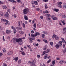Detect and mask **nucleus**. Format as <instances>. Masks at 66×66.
Masks as SVG:
<instances>
[{
    "instance_id": "aec40b11",
    "label": "nucleus",
    "mask_w": 66,
    "mask_h": 66,
    "mask_svg": "<svg viewBox=\"0 0 66 66\" xmlns=\"http://www.w3.org/2000/svg\"><path fill=\"white\" fill-rule=\"evenodd\" d=\"M55 39L56 40H59V38L58 36H56L55 37Z\"/></svg>"
},
{
    "instance_id": "f03ea898",
    "label": "nucleus",
    "mask_w": 66,
    "mask_h": 66,
    "mask_svg": "<svg viewBox=\"0 0 66 66\" xmlns=\"http://www.w3.org/2000/svg\"><path fill=\"white\" fill-rule=\"evenodd\" d=\"M1 21H4V22H6V23H5V24L6 25H7V24L8 25H10V22H9L7 21V20H6L5 19H4L3 20L2 19Z\"/></svg>"
},
{
    "instance_id": "69168bd1",
    "label": "nucleus",
    "mask_w": 66,
    "mask_h": 66,
    "mask_svg": "<svg viewBox=\"0 0 66 66\" xmlns=\"http://www.w3.org/2000/svg\"><path fill=\"white\" fill-rule=\"evenodd\" d=\"M17 2H20L21 1H20V0H16Z\"/></svg>"
},
{
    "instance_id": "dca6fc26",
    "label": "nucleus",
    "mask_w": 66,
    "mask_h": 66,
    "mask_svg": "<svg viewBox=\"0 0 66 66\" xmlns=\"http://www.w3.org/2000/svg\"><path fill=\"white\" fill-rule=\"evenodd\" d=\"M13 60H15L16 62H17L18 60V58L17 57H15L13 59Z\"/></svg>"
},
{
    "instance_id": "7ed1b4c3",
    "label": "nucleus",
    "mask_w": 66,
    "mask_h": 66,
    "mask_svg": "<svg viewBox=\"0 0 66 66\" xmlns=\"http://www.w3.org/2000/svg\"><path fill=\"white\" fill-rule=\"evenodd\" d=\"M28 12H29V9H24L23 11V13L24 14L26 15L28 13Z\"/></svg>"
},
{
    "instance_id": "f3484780",
    "label": "nucleus",
    "mask_w": 66,
    "mask_h": 66,
    "mask_svg": "<svg viewBox=\"0 0 66 66\" xmlns=\"http://www.w3.org/2000/svg\"><path fill=\"white\" fill-rule=\"evenodd\" d=\"M54 11L56 12H59V10L57 9H53Z\"/></svg>"
},
{
    "instance_id": "20e7f679",
    "label": "nucleus",
    "mask_w": 66,
    "mask_h": 66,
    "mask_svg": "<svg viewBox=\"0 0 66 66\" xmlns=\"http://www.w3.org/2000/svg\"><path fill=\"white\" fill-rule=\"evenodd\" d=\"M57 5L60 8H62V5L61 4H62V2H59L58 3H57Z\"/></svg>"
},
{
    "instance_id": "bb28decb",
    "label": "nucleus",
    "mask_w": 66,
    "mask_h": 66,
    "mask_svg": "<svg viewBox=\"0 0 66 66\" xmlns=\"http://www.w3.org/2000/svg\"><path fill=\"white\" fill-rule=\"evenodd\" d=\"M11 28L14 31H16V29H15V28L13 26L11 27Z\"/></svg>"
},
{
    "instance_id": "7c9ffc66",
    "label": "nucleus",
    "mask_w": 66,
    "mask_h": 66,
    "mask_svg": "<svg viewBox=\"0 0 66 66\" xmlns=\"http://www.w3.org/2000/svg\"><path fill=\"white\" fill-rule=\"evenodd\" d=\"M62 22L63 24V25H65V24H66V23H65V22L64 20L62 21Z\"/></svg>"
},
{
    "instance_id": "5fc2aeb1",
    "label": "nucleus",
    "mask_w": 66,
    "mask_h": 66,
    "mask_svg": "<svg viewBox=\"0 0 66 66\" xmlns=\"http://www.w3.org/2000/svg\"><path fill=\"white\" fill-rule=\"evenodd\" d=\"M45 13H46L47 14L48 13H49V12L48 11L46 10L45 11Z\"/></svg>"
},
{
    "instance_id": "39448f33",
    "label": "nucleus",
    "mask_w": 66,
    "mask_h": 66,
    "mask_svg": "<svg viewBox=\"0 0 66 66\" xmlns=\"http://www.w3.org/2000/svg\"><path fill=\"white\" fill-rule=\"evenodd\" d=\"M50 49H47V50L46 51H44L43 53V54H42V55H44L46 53H48V52H50Z\"/></svg>"
},
{
    "instance_id": "c03bdc74",
    "label": "nucleus",
    "mask_w": 66,
    "mask_h": 66,
    "mask_svg": "<svg viewBox=\"0 0 66 66\" xmlns=\"http://www.w3.org/2000/svg\"><path fill=\"white\" fill-rule=\"evenodd\" d=\"M3 55V54L2 53H0V57L2 56Z\"/></svg>"
},
{
    "instance_id": "6ab92c4d",
    "label": "nucleus",
    "mask_w": 66,
    "mask_h": 66,
    "mask_svg": "<svg viewBox=\"0 0 66 66\" xmlns=\"http://www.w3.org/2000/svg\"><path fill=\"white\" fill-rule=\"evenodd\" d=\"M60 46L58 44H56L55 46V47L57 48V49H58V48H60Z\"/></svg>"
},
{
    "instance_id": "1a4fd4ad",
    "label": "nucleus",
    "mask_w": 66,
    "mask_h": 66,
    "mask_svg": "<svg viewBox=\"0 0 66 66\" xmlns=\"http://www.w3.org/2000/svg\"><path fill=\"white\" fill-rule=\"evenodd\" d=\"M36 63V61L33 60L32 62H31V63L30 66H33V64H35V63Z\"/></svg>"
},
{
    "instance_id": "f257e3e1",
    "label": "nucleus",
    "mask_w": 66,
    "mask_h": 66,
    "mask_svg": "<svg viewBox=\"0 0 66 66\" xmlns=\"http://www.w3.org/2000/svg\"><path fill=\"white\" fill-rule=\"evenodd\" d=\"M20 40H21V39H16V38H14L13 39V43H16V42H19V41Z\"/></svg>"
},
{
    "instance_id": "09e8293b",
    "label": "nucleus",
    "mask_w": 66,
    "mask_h": 66,
    "mask_svg": "<svg viewBox=\"0 0 66 66\" xmlns=\"http://www.w3.org/2000/svg\"><path fill=\"white\" fill-rule=\"evenodd\" d=\"M27 47L28 48H29V49H31V47H30V46L29 45H27Z\"/></svg>"
},
{
    "instance_id": "72a5a7b5",
    "label": "nucleus",
    "mask_w": 66,
    "mask_h": 66,
    "mask_svg": "<svg viewBox=\"0 0 66 66\" xmlns=\"http://www.w3.org/2000/svg\"><path fill=\"white\" fill-rule=\"evenodd\" d=\"M43 40L44 42H45V43H48V41H47V40H46L43 39Z\"/></svg>"
},
{
    "instance_id": "13d9d810",
    "label": "nucleus",
    "mask_w": 66,
    "mask_h": 66,
    "mask_svg": "<svg viewBox=\"0 0 66 66\" xmlns=\"http://www.w3.org/2000/svg\"><path fill=\"white\" fill-rule=\"evenodd\" d=\"M0 15H1V16H3V14L2 13H0Z\"/></svg>"
},
{
    "instance_id": "3c124183",
    "label": "nucleus",
    "mask_w": 66,
    "mask_h": 66,
    "mask_svg": "<svg viewBox=\"0 0 66 66\" xmlns=\"http://www.w3.org/2000/svg\"><path fill=\"white\" fill-rule=\"evenodd\" d=\"M16 32V30L15 29V30H14L13 31V33L14 34H15Z\"/></svg>"
},
{
    "instance_id": "cd10ccee",
    "label": "nucleus",
    "mask_w": 66,
    "mask_h": 66,
    "mask_svg": "<svg viewBox=\"0 0 66 66\" xmlns=\"http://www.w3.org/2000/svg\"><path fill=\"white\" fill-rule=\"evenodd\" d=\"M47 49V46H46L45 45L44 46V47L43 50H46Z\"/></svg>"
},
{
    "instance_id": "4d7b16f0",
    "label": "nucleus",
    "mask_w": 66,
    "mask_h": 66,
    "mask_svg": "<svg viewBox=\"0 0 66 66\" xmlns=\"http://www.w3.org/2000/svg\"><path fill=\"white\" fill-rule=\"evenodd\" d=\"M47 19L48 20H49L51 19V18H47Z\"/></svg>"
},
{
    "instance_id": "423d86ee",
    "label": "nucleus",
    "mask_w": 66,
    "mask_h": 66,
    "mask_svg": "<svg viewBox=\"0 0 66 66\" xmlns=\"http://www.w3.org/2000/svg\"><path fill=\"white\" fill-rule=\"evenodd\" d=\"M19 39H21V40H20L19 41V42H20V43H19V45H22L23 44V43H22V38H19Z\"/></svg>"
},
{
    "instance_id": "412c9836",
    "label": "nucleus",
    "mask_w": 66,
    "mask_h": 66,
    "mask_svg": "<svg viewBox=\"0 0 66 66\" xmlns=\"http://www.w3.org/2000/svg\"><path fill=\"white\" fill-rule=\"evenodd\" d=\"M64 62V60H62L60 61L59 62V63L60 64H63V63Z\"/></svg>"
},
{
    "instance_id": "37998d69",
    "label": "nucleus",
    "mask_w": 66,
    "mask_h": 66,
    "mask_svg": "<svg viewBox=\"0 0 66 66\" xmlns=\"http://www.w3.org/2000/svg\"><path fill=\"white\" fill-rule=\"evenodd\" d=\"M21 60H19L18 61V64H20V63H21Z\"/></svg>"
},
{
    "instance_id": "0e129e2a",
    "label": "nucleus",
    "mask_w": 66,
    "mask_h": 66,
    "mask_svg": "<svg viewBox=\"0 0 66 66\" xmlns=\"http://www.w3.org/2000/svg\"><path fill=\"white\" fill-rule=\"evenodd\" d=\"M62 42H63V44H64V43H65V40H62Z\"/></svg>"
},
{
    "instance_id": "79ce46f5",
    "label": "nucleus",
    "mask_w": 66,
    "mask_h": 66,
    "mask_svg": "<svg viewBox=\"0 0 66 66\" xmlns=\"http://www.w3.org/2000/svg\"><path fill=\"white\" fill-rule=\"evenodd\" d=\"M63 31L64 32H65V31H66V28H63Z\"/></svg>"
},
{
    "instance_id": "4468645a",
    "label": "nucleus",
    "mask_w": 66,
    "mask_h": 66,
    "mask_svg": "<svg viewBox=\"0 0 66 66\" xmlns=\"http://www.w3.org/2000/svg\"><path fill=\"white\" fill-rule=\"evenodd\" d=\"M24 19L26 20H28V18L26 15H25L24 16Z\"/></svg>"
},
{
    "instance_id": "9d476101",
    "label": "nucleus",
    "mask_w": 66,
    "mask_h": 66,
    "mask_svg": "<svg viewBox=\"0 0 66 66\" xmlns=\"http://www.w3.org/2000/svg\"><path fill=\"white\" fill-rule=\"evenodd\" d=\"M16 28L17 30H22V27H16Z\"/></svg>"
},
{
    "instance_id": "c756f323",
    "label": "nucleus",
    "mask_w": 66,
    "mask_h": 66,
    "mask_svg": "<svg viewBox=\"0 0 66 66\" xmlns=\"http://www.w3.org/2000/svg\"><path fill=\"white\" fill-rule=\"evenodd\" d=\"M19 33H20V34H23V33H24V32H23L22 31H19Z\"/></svg>"
},
{
    "instance_id": "b1692460",
    "label": "nucleus",
    "mask_w": 66,
    "mask_h": 66,
    "mask_svg": "<svg viewBox=\"0 0 66 66\" xmlns=\"http://www.w3.org/2000/svg\"><path fill=\"white\" fill-rule=\"evenodd\" d=\"M10 2H13V3H16V1H15L14 0H11Z\"/></svg>"
},
{
    "instance_id": "052dcab7",
    "label": "nucleus",
    "mask_w": 66,
    "mask_h": 66,
    "mask_svg": "<svg viewBox=\"0 0 66 66\" xmlns=\"http://www.w3.org/2000/svg\"><path fill=\"white\" fill-rule=\"evenodd\" d=\"M37 57H38V58H39L40 57V55H37Z\"/></svg>"
},
{
    "instance_id": "c9c22d12",
    "label": "nucleus",
    "mask_w": 66,
    "mask_h": 66,
    "mask_svg": "<svg viewBox=\"0 0 66 66\" xmlns=\"http://www.w3.org/2000/svg\"><path fill=\"white\" fill-rule=\"evenodd\" d=\"M56 35H54L52 37L53 38H55V37H56Z\"/></svg>"
},
{
    "instance_id": "de8ad7c7",
    "label": "nucleus",
    "mask_w": 66,
    "mask_h": 66,
    "mask_svg": "<svg viewBox=\"0 0 66 66\" xmlns=\"http://www.w3.org/2000/svg\"><path fill=\"white\" fill-rule=\"evenodd\" d=\"M23 28H25V24L24 23H23Z\"/></svg>"
},
{
    "instance_id": "a878e982",
    "label": "nucleus",
    "mask_w": 66,
    "mask_h": 66,
    "mask_svg": "<svg viewBox=\"0 0 66 66\" xmlns=\"http://www.w3.org/2000/svg\"><path fill=\"white\" fill-rule=\"evenodd\" d=\"M55 63V61L54 60L52 62V65H54V64Z\"/></svg>"
},
{
    "instance_id": "603ef678",
    "label": "nucleus",
    "mask_w": 66,
    "mask_h": 66,
    "mask_svg": "<svg viewBox=\"0 0 66 66\" xmlns=\"http://www.w3.org/2000/svg\"><path fill=\"white\" fill-rule=\"evenodd\" d=\"M14 18H16V17H17V16L16 15L14 14Z\"/></svg>"
},
{
    "instance_id": "2f4dec72",
    "label": "nucleus",
    "mask_w": 66,
    "mask_h": 66,
    "mask_svg": "<svg viewBox=\"0 0 66 66\" xmlns=\"http://www.w3.org/2000/svg\"><path fill=\"white\" fill-rule=\"evenodd\" d=\"M3 9H6L7 8V7L6 6H3Z\"/></svg>"
},
{
    "instance_id": "9b49d317",
    "label": "nucleus",
    "mask_w": 66,
    "mask_h": 66,
    "mask_svg": "<svg viewBox=\"0 0 66 66\" xmlns=\"http://www.w3.org/2000/svg\"><path fill=\"white\" fill-rule=\"evenodd\" d=\"M35 33V36L36 37L37 36H39V35H40V33L38 32H36Z\"/></svg>"
},
{
    "instance_id": "a18cd8bd",
    "label": "nucleus",
    "mask_w": 66,
    "mask_h": 66,
    "mask_svg": "<svg viewBox=\"0 0 66 66\" xmlns=\"http://www.w3.org/2000/svg\"><path fill=\"white\" fill-rule=\"evenodd\" d=\"M36 10L37 11H39L40 10V9H39V8H37L36 9Z\"/></svg>"
},
{
    "instance_id": "6e6d98bb",
    "label": "nucleus",
    "mask_w": 66,
    "mask_h": 66,
    "mask_svg": "<svg viewBox=\"0 0 66 66\" xmlns=\"http://www.w3.org/2000/svg\"><path fill=\"white\" fill-rule=\"evenodd\" d=\"M3 41L4 42L5 41V39H4V36H3Z\"/></svg>"
},
{
    "instance_id": "a211bd4d",
    "label": "nucleus",
    "mask_w": 66,
    "mask_h": 66,
    "mask_svg": "<svg viewBox=\"0 0 66 66\" xmlns=\"http://www.w3.org/2000/svg\"><path fill=\"white\" fill-rule=\"evenodd\" d=\"M22 22L21 21H19L18 22V26H20V24H21V22Z\"/></svg>"
},
{
    "instance_id": "bf43d9fd",
    "label": "nucleus",
    "mask_w": 66,
    "mask_h": 66,
    "mask_svg": "<svg viewBox=\"0 0 66 66\" xmlns=\"http://www.w3.org/2000/svg\"><path fill=\"white\" fill-rule=\"evenodd\" d=\"M41 19H43V16H40Z\"/></svg>"
},
{
    "instance_id": "338daca9",
    "label": "nucleus",
    "mask_w": 66,
    "mask_h": 66,
    "mask_svg": "<svg viewBox=\"0 0 66 66\" xmlns=\"http://www.w3.org/2000/svg\"><path fill=\"white\" fill-rule=\"evenodd\" d=\"M3 65L2 66H7V65L6 64H3Z\"/></svg>"
},
{
    "instance_id": "864d4df0",
    "label": "nucleus",
    "mask_w": 66,
    "mask_h": 66,
    "mask_svg": "<svg viewBox=\"0 0 66 66\" xmlns=\"http://www.w3.org/2000/svg\"><path fill=\"white\" fill-rule=\"evenodd\" d=\"M37 26H38V27H40V23H39L37 24Z\"/></svg>"
},
{
    "instance_id": "e2e57ef3",
    "label": "nucleus",
    "mask_w": 66,
    "mask_h": 66,
    "mask_svg": "<svg viewBox=\"0 0 66 66\" xmlns=\"http://www.w3.org/2000/svg\"><path fill=\"white\" fill-rule=\"evenodd\" d=\"M31 33L32 34L34 33V32L33 30H32L31 31Z\"/></svg>"
},
{
    "instance_id": "0eeeda50",
    "label": "nucleus",
    "mask_w": 66,
    "mask_h": 66,
    "mask_svg": "<svg viewBox=\"0 0 66 66\" xmlns=\"http://www.w3.org/2000/svg\"><path fill=\"white\" fill-rule=\"evenodd\" d=\"M51 17L53 20H55L57 19V18L56 17H54L53 15H52Z\"/></svg>"
},
{
    "instance_id": "ddd939ff",
    "label": "nucleus",
    "mask_w": 66,
    "mask_h": 66,
    "mask_svg": "<svg viewBox=\"0 0 66 66\" xmlns=\"http://www.w3.org/2000/svg\"><path fill=\"white\" fill-rule=\"evenodd\" d=\"M62 42L61 41H60L58 43V45L59 46H61L62 45Z\"/></svg>"
},
{
    "instance_id": "f704fd0d",
    "label": "nucleus",
    "mask_w": 66,
    "mask_h": 66,
    "mask_svg": "<svg viewBox=\"0 0 66 66\" xmlns=\"http://www.w3.org/2000/svg\"><path fill=\"white\" fill-rule=\"evenodd\" d=\"M43 33H44V34H48V33L45 31H43Z\"/></svg>"
},
{
    "instance_id": "4be33fe9",
    "label": "nucleus",
    "mask_w": 66,
    "mask_h": 66,
    "mask_svg": "<svg viewBox=\"0 0 66 66\" xmlns=\"http://www.w3.org/2000/svg\"><path fill=\"white\" fill-rule=\"evenodd\" d=\"M47 56L48 55L47 54H46L44 56V59H46L47 57Z\"/></svg>"
},
{
    "instance_id": "774afa93",
    "label": "nucleus",
    "mask_w": 66,
    "mask_h": 66,
    "mask_svg": "<svg viewBox=\"0 0 66 66\" xmlns=\"http://www.w3.org/2000/svg\"><path fill=\"white\" fill-rule=\"evenodd\" d=\"M63 48H65V44H63Z\"/></svg>"
},
{
    "instance_id": "c85d7f7f",
    "label": "nucleus",
    "mask_w": 66,
    "mask_h": 66,
    "mask_svg": "<svg viewBox=\"0 0 66 66\" xmlns=\"http://www.w3.org/2000/svg\"><path fill=\"white\" fill-rule=\"evenodd\" d=\"M31 37H35V35H34L33 34H31Z\"/></svg>"
},
{
    "instance_id": "5701e85b",
    "label": "nucleus",
    "mask_w": 66,
    "mask_h": 66,
    "mask_svg": "<svg viewBox=\"0 0 66 66\" xmlns=\"http://www.w3.org/2000/svg\"><path fill=\"white\" fill-rule=\"evenodd\" d=\"M20 52H21V54L23 55H25V53H24L23 52H21V51H20Z\"/></svg>"
},
{
    "instance_id": "4c0bfd02",
    "label": "nucleus",
    "mask_w": 66,
    "mask_h": 66,
    "mask_svg": "<svg viewBox=\"0 0 66 66\" xmlns=\"http://www.w3.org/2000/svg\"><path fill=\"white\" fill-rule=\"evenodd\" d=\"M51 62V59H50L47 62V63L48 64V63H49V62Z\"/></svg>"
},
{
    "instance_id": "f8f14e48",
    "label": "nucleus",
    "mask_w": 66,
    "mask_h": 66,
    "mask_svg": "<svg viewBox=\"0 0 66 66\" xmlns=\"http://www.w3.org/2000/svg\"><path fill=\"white\" fill-rule=\"evenodd\" d=\"M13 51H9L8 52V55H11V54H13Z\"/></svg>"
},
{
    "instance_id": "8fccbe9b",
    "label": "nucleus",
    "mask_w": 66,
    "mask_h": 66,
    "mask_svg": "<svg viewBox=\"0 0 66 66\" xmlns=\"http://www.w3.org/2000/svg\"><path fill=\"white\" fill-rule=\"evenodd\" d=\"M34 27L35 28H36V24H34Z\"/></svg>"
},
{
    "instance_id": "58836bf2",
    "label": "nucleus",
    "mask_w": 66,
    "mask_h": 66,
    "mask_svg": "<svg viewBox=\"0 0 66 66\" xmlns=\"http://www.w3.org/2000/svg\"><path fill=\"white\" fill-rule=\"evenodd\" d=\"M47 16L48 17H51V15L49 14H47Z\"/></svg>"
},
{
    "instance_id": "680f3d73",
    "label": "nucleus",
    "mask_w": 66,
    "mask_h": 66,
    "mask_svg": "<svg viewBox=\"0 0 66 66\" xmlns=\"http://www.w3.org/2000/svg\"><path fill=\"white\" fill-rule=\"evenodd\" d=\"M63 8L64 9H66V6L65 5L63 6Z\"/></svg>"
},
{
    "instance_id": "ea45409f",
    "label": "nucleus",
    "mask_w": 66,
    "mask_h": 66,
    "mask_svg": "<svg viewBox=\"0 0 66 66\" xmlns=\"http://www.w3.org/2000/svg\"><path fill=\"white\" fill-rule=\"evenodd\" d=\"M48 0H44L43 1H44V2H47Z\"/></svg>"
},
{
    "instance_id": "2eb2a0df",
    "label": "nucleus",
    "mask_w": 66,
    "mask_h": 66,
    "mask_svg": "<svg viewBox=\"0 0 66 66\" xmlns=\"http://www.w3.org/2000/svg\"><path fill=\"white\" fill-rule=\"evenodd\" d=\"M29 39L30 40H31V41H32V40H35V37H32L31 38H29Z\"/></svg>"
},
{
    "instance_id": "473e14b6",
    "label": "nucleus",
    "mask_w": 66,
    "mask_h": 66,
    "mask_svg": "<svg viewBox=\"0 0 66 66\" xmlns=\"http://www.w3.org/2000/svg\"><path fill=\"white\" fill-rule=\"evenodd\" d=\"M45 9H48V6H47V4H45Z\"/></svg>"
},
{
    "instance_id": "a19ab883",
    "label": "nucleus",
    "mask_w": 66,
    "mask_h": 66,
    "mask_svg": "<svg viewBox=\"0 0 66 66\" xmlns=\"http://www.w3.org/2000/svg\"><path fill=\"white\" fill-rule=\"evenodd\" d=\"M9 14H7V13L5 15V16L6 17H8V16H9Z\"/></svg>"
},
{
    "instance_id": "393cba45",
    "label": "nucleus",
    "mask_w": 66,
    "mask_h": 66,
    "mask_svg": "<svg viewBox=\"0 0 66 66\" xmlns=\"http://www.w3.org/2000/svg\"><path fill=\"white\" fill-rule=\"evenodd\" d=\"M34 3L36 5H38V3H37V1H35L34 2Z\"/></svg>"
},
{
    "instance_id": "6e6552de",
    "label": "nucleus",
    "mask_w": 66,
    "mask_h": 66,
    "mask_svg": "<svg viewBox=\"0 0 66 66\" xmlns=\"http://www.w3.org/2000/svg\"><path fill=\"white\" fill-rule=\"evenodd\" d=\"M6 33L7 34H10V33H11V31L10 30H6Z\"/></svg>"
},
{
    "instance_id": "49530a36",
    "label": "nucleus",
    "mask_w": 66,
    "mask_h": 66,
    "mask_svg": "<svg viewBox=\"0 0 66 66\" xmlns=\"http://www.w3.org/2000/svg\"><path fill=\"white\" fill-rule=\"evenodd\" d=\"M45 34H42V37H45Z\"/></svg>"
},
{
    "instance_id": "e433bc0d",
    "label": "nucleus",
    "mask_w": 66,
    "mask_h": 66,
    "mask_svg": "<svg viewBox=\"0 0 66 66\" xmlns=\"http://www.w3.org/2000/svg\"><path fill=\"white\" fill-rule=\"evenodd\" d=\"M50 44L51 45V46H53V42H51L50 43Z\"/></svg>"
}]
</instances>
